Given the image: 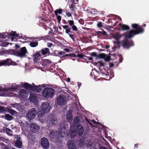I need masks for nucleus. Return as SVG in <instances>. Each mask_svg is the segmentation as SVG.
Listing matches in <instances>:
<instances>
[{
  "label": "nucleus",
  "instance_id": "f8f14e48",
  "mask_svg": "<svg viewBox=\"0 0 149 149\" xmlns=\"http://www.w3.org/2000/svg\"><path fill=\"white\" fill-rule=\"evenodd\" d=\"M19 96L20 98H25L29 95L28 92L24 89H21L19 92Z\"/></svg>",
  "mask_w": 149,
  "mask_h": 149
},
{
  "label": "nucleus",
  "instance_id": "6e6552de",
  "mask_svg": "<svg viewBox=\"0 0 149 149\" xmlns=\"http://www.w3.org/2000/svg\"><path fill=\"white\" fill-rule=\"evenodd\" d=\"M18 85L21 86L20 87H18V88H22L23 87L26 89L32 90L34 91L38 92L40 91L41 90V86L43 87H45V86L43 85L32 86L28 83L23 82H21L20 84Z\"/></svg>",
  "mask_w": 149,
  "mask_h": 149
},
{
  "label": "nucleus",
  "instance_id": "f3484780",
  "mask_svg": "<svg viewBox=\"0 0 149 149\" xmlns=\"http://www.w3.org/2000/svg\"><path fill=\"white\" fill-rule=\"evenodd\" d=\"M3 61H5V65H17L16 63L14 61H13L11 59H8L6 60H3Z\"/></svg>",
  "mask_w": 149,
  "mask_h": 149
},
{
  "label": "nucleus",
  "instance_id": "c03bdc74",
  "mask_svg": "<svg viewBox=\"0 0 149 149\" xmlns=\"http://www.w3.org/2000/svg\"><path fill=\"white\" fill-rule=\"evenodd\" d=\"M72 28L73 30L74 31H76L77 30V27L75 25H73Z\"/></svg>",
  "mask_w": 149,
  "mask_h": 149
},
{
  "label": "nucleus",
  "instance_id": "f257e3e1",
  "mask_svg": "<svg viewBox=\"0 0 149 149\" xmlns=\"http://www.w3.org/2000/svg\"><path fill=\"white\" fill-rule=\"evenodd\" d=\"M21 86L12 84L10 86L7 88H0V96L3 97H12L15 96L16 94L14 93L18 88V87Z\"/></svg>",
  "mask_w": 149,
  "mask_h": 149
},
{
  "label": "nucleus",
  "instance_id": "2f4dec72",
  "mask_svg": "<svg viewBox=\"0 0 149 149\" xmlns=\"http://www.w3.org/2000/svg\"><path fill=\"white\" fill-rule=\"evenodd\" d=\"M0 146L2 149H10V148L9 147L6 146L3 143H0ZM1 147V146H0Z\"/></svg>",
  "mask_w": 149,
  "mask_h": 149
},
{
  "label": "nucleus",
  "instance_id": "052dcab7",
  "mask_svg": "<svg viewBox=\"0 0 149 149\" xmlns=\"http://www.w3.org/2000/svg\"><path fill=\"white\" fill-rule=\"evenodd\" d=\"M39 19L40 20H42L43 19V18L41 17H39Z\"/></svg>",
  "mask_w": 149,
  "mask_h": 149
},
{
  "label": "nucleus",
  "instance_id": "1a4fd4ad",
  "mask_svg": "<svg viewBox=\"0 0 149 149\" xmlns=\"http://www.w3.org/2000/svg\"><path fill=\"white\" fill-rule=\"evenodd\" d=\"M37 114L36 111L34 108H33L27 111L26 116L29 119L32 120L35 117Z\"/></svg>",
  "mask_w": 149,
  "mask_h": 149
},
{
  "label": "nucleus",
  "instance_id": "c85d7f7f",
  "mask_svg": "<svg viewBox=\"0 0 149 149\" xmlns=\"http://www.w3.org/2000/svg\"><path fill=\"white\" fill-rule=\"evenodd\" d=\"M38 42H31L30 43V46L32 47H36L38 45Z\"/></svg>",
  "mask_w": 149,
  "mask_h": 149
},
{
  "label": "nucleus",
  "instance_id": "aec40b11",
  "mask_svg": "<svg viewBox=\"0 0 149 149\" xmlns=\"http://www.w3.org/2000/svg\"><path fill=\"white\" fill-rule=\"evenodd\" d=\"M67 145L69 149H76L75 144L72 141H69Z\"/></svg>",
  "mask_w": 149,
  "mask_h": 149
},
{
  "label": "nucleus",
  "instance_id": "a878e982",
  "mask_svg": "<svg viewBox=\"0 0 149 149\" xmlns=\"http://www.w3.org/2000/svg\"><path fill=\"white\" fill-rule=\"evenodd\" d=\"M41 52L42 54L43 55L49 54V49L48 48H45L44 49L42 50Z\"/></svg>",
  "mask_w": 149,
  "mask_h": 149
},
{
  "label": "nucleus",
  "instance_id": "9b49d317",
  "mask_svg": "<svg viewBox=\"0 0 149 149\" xmlns=\"http://www.w3.org/2000/svg\"><path fill=\"white\" fill-rule=\"evenodd\" d=\"M41 144L42 147L45 149H47L49 146V143L48 140L46 138H43L41 140Z\"/></svg>",
  "mask_w": 149,
  "mask_h": 149
},
{
  "label": "nucleus",
  "instance_id": "58836bf2",
  "mask_svg": "<svg viewBox=\"0 0 149 149\" xmlns=\"http://www.w3.org/2000/svg\"><path fill=\"white\" fill-rule=\"evenodd\" d=\"M5 61H3V60L0 61V66L3 65H5Z\"/></svg>",
  "mask_w": 149,
  "mask_h": 149
},
{
  "label": "nucleus",
  "instance_id": "2eb2a0df",
  "mask_svg": "<svg viewBox=\"0 0 149 149\" xmlns=\"http://www.w3.org/2000/svg\"><path fill=\"white\" fill-rule=\"evenodd\" d=\"M26 52L27 50L26 47H24L21 49L19 52H17V55L21 57H23L25 56Z\"/></svg>",
  "mask_w": 149,
  "mask_h": 149
},
{
  "label": "nucleus",
  "instance_id": "20e7f679",
  "mask_svg": "<svg viewBox=\"0 0 149 149\" xmlns=\"http://www.w3.org/2000/svg\"><path fill=\"white\" fill-rule=\"evenodd\" d=\"M132 26L135 30H132L126 33H124L123 35L126 37L130 38L135 35L139 34L143 32V29L141 26L138 25L137 24H132Z\"/></svg>",
  "mask_w": 149,
  "mask_h": 149
},
{
  "label": "nucleus",
  "instance_id": "f704fd0d",
  "mask_svg": "<svg viewBox=\"0 0 149 149\" xmlns=\"http://www.w3.org/2000/svg\"><path fill=\"white\" fill-rule=\"evenodd\" d=\"M96 33L98 34H99V33H101V34H102L104 36H107V33H106V32L103 30H102V31H97L96 32Z\"/></svg>",
  "mask_w": 149,
  "mask_h": 149
},
{
  "label": "nucleus",
  "instance_id": "4be33fe9",
  "mask_svg": "<svg viewBox=\"0 0 149 149\" xmlns=\"http://www.w3.org/2000/svg\"><path fill=\"white\" fill-rule=\"evenodd\" d=\"M30 99L31 101L32 102L34 103L37 102V100L36 95L33 94H30Z\"/></svg>",
  "mask_w": 149,
  "mask_h": 149
},
{
  "label": "nucleus",
  "instance_id": "423d86ee",
  "mask_svg": "<svg viewBox=\"0 0 149 149\" xmlns=\"http://www.w3.org/2000/svg\"><path fill=\"white\" fill-rule=\"evenodd\" d=\"M41 108L42 111H39L38 114L40 121L43 122L44 121L42 120L43 118H41L43 116L44 113H47L49 112L50 109V106L48 102H45L42 104Z\"/></svg>",
  "mask_w": 149,
  "mask_h": 149
},
{
  "label": "nucleus",
  "instance_id": "338daca9",
  "mask_svg": "<svg viewBox=\"0 0 149 149\" xmlns=\"http://www.w3.org/2000/svg\"><path fill=\"white\" fill-rule=\"evenodd\" d=\"M15 47L17 48H19V46L17 45H15Z\"/></svg>",
  "mask_w": 149,
  "mask_h": 149
},
{
  "label": "nucleus",
  "instance_id": "4c0bfd02",
  "mask_svg": "<svg viewBox=\"0 0 149 149\" xmlns=\"http://www.w3.org/2000/svg\"><path fill=\"white\" fill-rule=\"evenodd\" d=\"M97 63H98L101 66L104 67L105 66V64L103 63L101 61H98L97 62Z\"/></svg>",
  "mask_w": 149,
  "mask_h": 149
},
{
  "label": "nucleus",
  "instance_id": "37998d69",
  "mask_svg": "<svg viewBox=\"0 0 149 149\" xmlns=\"http://www.w3.org/2000/svg\"><path fill=\"white\" fill-rule=\"evenodd\" d=\"M9 112L11 114H14L16 112L14 110L12 109L10 110Z\"/></svg>",
  "mask_w": 149,
  "mask_h": 149
},
{
  "label": "nucleus",
  "instance_id": "864d4df0",
  "mask_svg": "<svg viewBox=\"0 0 149 149\" xmlns=\"http://www.w3.org/2000/svg\"><path fill=\"white\" fill-rule=\"evenodd\" d=\"M77 56L80 58H82L83 57V55L81 54H78Z\"/></svg>",
  "mask_w": 149,
  "mask_h": 149
},
{
  "label": "nucleus",
  "instance_id": "9d476101",
  "mask_svg": "<svg viewBox=\"0 0 149 149\" xmlns=\"http://www.w3.org/2000/svg\"><path fill=\"white\" fill-rule=\"evenodd\" d=\"M66 101V98L64 95H61L57 97V102L60 105H63L65 102Z\"/></svg>",
  "mask_w": 149,
  "mask_h": 149
},
{
  "label": "nucleus",
  "instance_id": "7c9ffc66",
  "mask_svg": "<svg viewBox=\"0 0 149 149\" xmlns=\"http://www.w3.org/2000/svg\"><path fill=\"white\" fill-rule=\"evenodd\" d=\"M12 106L13 107L16 108L18 110H20V105L19 104H12Z\"/></svg>",
  "mask_w": 149,
  "mask_h": 149
},
{
  "label": "nucleus",
  "instance_id": "bf43d9fd",
  "mask_svg": "<svg viewBox=\"0 0 149 149\" xmlns=\"http://www.w3.org/2000/svg\"><path fill=\"white\" fill-rule=\"evenodd\" d=\"M3 139L2 137H0V141H3Z\"/></svg>",
  "mask_w": 149,
  "mask_h": 149
},
{
  "label": "nucleus",
  "instance_id": "ddd939ff",
  "mask_svg": "<svg viewBox=\"0 0 149 149\" xmlns=\"http://www.w3.org/2000/svg\"><path fill=\"white\" fill-rule=\"evenodd\" d=\"M30 129L34 132H38L40 129V127L36 123H32L30 125Z\"/></svg>",
  "mask_w": 149,
  "mask_h": 149
},
{
  "label": "nucleus",
  "instance_id": "a211bd4d",
  "mask_svg": "<svg viewBox=\"0 0 149 149\" xmlns=\"http://www.w3.org/2000/svg\"><path fill=\"white\" fill-rule=\"evenodd\" d=\"M91 55L92 56L95 57L96 59L104 58L105 56V54H100L97 55L95 52L92 53L91 54Z\"/></svg>",
  "mask_w": 149,
  "mask_h": 149
},
{
  "label": "nucleus",
  "instance_id": "473e14b6",
  "mask_svg": "<svg viewBox=\"0 0 149 149\" xmlns=\"http://www.w3.org/2000/svg\"><path fill=\"white\" fill-rule=\"evenodd\" d=\"M55 13L56 15H58V14H61L62 12V9H57L55 11Z\"/></svg>",
  "mask_w": 149,
  "mask_h": 149
},
{
  "label": "nucleus",
  "instance_id": "dca6fc26",
  "mask_svg": "<svg viewBox=\"0 0 149 149\" xmlns=\"http://www.w3.org/2000/svg\"><path fill=\"white\" fill-rule=\"evenodd\" d=\"M86 143L88 148L90 149H97V146H98V144L95 145H94V143H93L91 141H88L86 142Z\"/></svg>",
  "mask_w": 149,
  "mask_h": 149
},
{
  "label": "nucleus",
  "instance_id": "603ef678",
  "mask_svg": "<svg viewBox=\"0 0 149 149\" xmlns=\"http://www.w3.org/2000/svg\"><path fill=\"white\" fill-rule=\"evenodd\" d=\"M52 45V43H48L47 44V46L48 47H50Z\"/></svg>",
  "mask_w": 149,
  "mask_h": 149
},
{
  "label": "nucleus",
  "instance_id": "f03ea898",
  "mask_svg": "<svg viewBox=\"0 0 149 149\" xmlns=\"http://www.w3.org/2000/svg\"><path fill=\"white\" fill-rule=\"evenodd\" d=\"M111 36L112 38L115 40L113 41L114 44H116L118 45H121L123 48H128L130 47L133 45V42L131 40L128 41L125 39V40L122 41H119L120 38L123 36V35L120 34L118 33H115L111 34Z\"/></svg>",
  "mask_w": 149,
  "mask_h": 149
},
{
  "label": "nucleus",
  "instance_id": "7ed1b4c3",
  "mask_svg": "<svg viewBox=\"0 0 149 149\" xmlns=\"http://www.w3.org/2000/svg\"><path fill=\"white\" fill-rule=\"evenodd\" d=\"M79 123V118L77 117H76L74 119V124L71 126V130L70 132V135L71 137H74L76 133L75 131V127L77 128V131L79 135H81L83 133L84 129L83 127L80 124H78Z\"/></svg>",
  "mask_w": 149,
  "mask_h": 149
},
{
  "label": "nucleus",
  "instance_id": "b1692460",
  "mask_svg": "<svg viewBox=\"0 0 149 149\" xmlns=\"http://www.w3.org/2000/svg\"><path fill=\"white\" fill-rule=\"evenodd\" d=\"M84 141V138H82L80 140L78 144V146L79 148H82L84 146V145L85 144Z\"/></svg>",
  "mask_w": 149,
  "mask_h": 149
},
{
  "label": "nucleus",
  "instance_id": "e433bc0d",
  "mask_svg": "<svg viewBox=\"0 0 149 149\" xmlns=\"http://www.w3.org/2000/svg\"><path fill=\"white\" fill-rule=\"evenodd\" d=\"M6 112L5 110L4 107L0 106V113H5Z\"/></svg>",
  "mask_w": 149,
  "mask_h": 149
},
{
  "label": "nucleus",
  "instance_id": "72a5a7b5",
  "mask_svg": "<svg viewBox=\"0 0 149 149\" xmlns=\"http://www.w3.org/2000/svg\"><path fill=\"white\" fill-rule=\"evenodd\" d=\"M57 120L56 118V117H54L52 118L51 120H50V122L51 123L55 124Z\"/></svg>",
  "mask_w": 149,
  "mask_h": 149
},
{
  "label": "nucleus",
  "instance_id": "de8ad7c7",
  "mask_svg": "<svg viewBox=\"0 0 149 149\" xmlns=\"http://www.w3.org/2000/svg\"><path fill=\"white\" fill-rule=\"evenodd\" d=\"M70 32V28H69L68 29L65 30V32L67 33H69Z\"/></svg>",
  "mask_w": 149,
  "mask_h": 149
},
{
  "label": "nucleus",
  "instance_id": "bb28decb",
  "mask_svg": "<svg viewBox=\"0 0 149 149\" xmlns=\"http://www.w3.org/2000/svg\"><path fill=\"white\" fill-rule=\"evenodd\" d=\"M5 119L8 120H10L13 119V117L11 116L9 114H8L5 115Z\"/></svg>",
  "mask_w": 149,
  "mask_h": 149
},
{
  "label": "nucleus",
  "instance_id": "6e6d98bb",
  "mask_svg": "<svg viewBox=\"0 0 149 149\" xmlns=\"http://www.w3.org/2000/svg\"><path fill=\"white\" fill-rule=\"evenodd\" d=\"M45 61L47 62H48V63H51V61L48 60H45Z\"/></svg>",
  "mask_w": 149,
  "mask_h": 149
},
{
  "label": "nucleus",
  "instance_id": "49530a36",
  "mask_svg": "<svg viewBox=\"0 0 149 149\" xmlns=\"http://www.w3.org/2000/svg\"><path fill=\"white\" fill-rule=\"evenodd\" d=\"M62 27L63 28L65 29V30L69 28V26L67 25H63L62 26Z\"/></svg>",
  "mask_w": 149,
  "mask_h": 149
},
{
  "label": "nucleus",
  "instance_id": "393cba45",
  "mask_svg": "<svg viewBox=\"0 0 149 149\" xmlns=\"http://www.w3.org/2000/svg\"><path fill=\"white\" fill-rule=\"evenodd\" d=\"M118 25L120 28L122 30H124L129 29V27L125 25H122L121 24H119Z\"/></svg>",
  "mask_w": 149,
  "mask_h": 149
},
{
  "label": "nucleus",
  "instance_id": "6ab92c4d",
  "mask_svg": "<svg viewBox=\"0 0 149 149\" xmlns=\"http://www.w3.org/2000/svg\"><path fill=\"white\" fill-rule=\"evenodd\" d=\"M10 36H12L11 38V40L12 41H16L17 39L15 38V37H18V35L15 32H10Z\"/></svg>",
  "mask_w": 149,
  "mask_h": 149
},
{
  "label": "nucleus",
  "instance_id": "4468645a",
  "mask_svg": "<svg viewBox=\"0 0 149 149\" xmlns=\"http://www.w3.org/2000/svg\"><path fill=\"white\" fill-rule=\"evenodd\" d=\"M15 139H16L15 141V146L18 148H21L22 145V142L20 140V138L17 135Z\"/></svg>",
  "mask_w": 149,
  "mask_h": 149
},
{
  "label": "nucleus",
  "instance_id": "0e129e2a",
  "mask_svg": "<svg viewBox=\"0 0 149 149\" xmlns=\"http://www.w3.org/2000/svg\"><path fill=\"white\" fill-rule=\"evenodd\" d=\"M70 78H68V79H67V81L68 82H70Z\"/></svg>",
  "mask_w": 149,
  "mask_h": 149
},
{
  "label": "nucleus",
  "instance_id": "a18cd8bd",
  "mask_svg": "<svg viewBox=\"0 0 149 149\" xmlns=\"http://www.w3.org/2000/svg\"><path fill=\"white\" fill-rule=\"evenodd\" d=\"M97 26L99 28L101 27L102 26V23L101 22H100L97 24Z\"/></svg>",
  "mask_w": 149,
  "mask_h": 149
},
{
  "label": "nucleus",
  "instance_id": "13d9d810",
  "mask_svg": "<svg viewBox=\"0 0 149 149\" xmlns=\"http://www.w3.org/2000/svg\"><path fill=\"white\" fill-rule=\"evenodd\" d=\"M113 65V64L112 63H110V67H112Z\"/></svg>",
  "mask_w": 149,
  "mask_h": 149
},
{
  "label": "nucleus",
  "instance_id": "79ce46f5",
  "mask_svg": "<svg viewBox=\"0 0 149 149\" xmlns=\"http://www.w3.org/2000/svg\"><path fill=\"white\" fill-rule=\"evenodd\" d=\"M57 17V19L58 20V22H60V21L61 20V17L60 15H56Z\"/></svg>",
  "mask_w": 149,
  "mask_h": 149
},
{
  "label": "nucleus",
  "instance_id": "69168bd1",
  "mask_svg": "<svg viewBox=\"0 0 149 149\" xmlns=\"http://www.w3.org/2000/svg\"><path fill=\"white\" fill-rule=\"evenodd\" d=\"M71 8H73V4H72L71 5Z\"/></svg>",
  "mask_w": 149,
  "mask_h": 149
},
{
  "label": "nucleus",
  "instance_id": "5fc2aeb1",
  "mask_svg": "<svg viewBox=\"0 0 149 149\" xmlns=\"http://www.w3.org/2000/svg\"><path fill=\"white\" fill-rule=\"evenodd\" d=\"M105 47L106 49H108L109 47V45H106Z\"/></svg>",
  "mask_w": 149,
  "mask_h": 149
},
{
  "label": "nucleus",
  "instance_id": "0eeeda50",
  "mask_svg": "<svg viewBox=\"0 0 149 149\" xmlns=\"http://www.w3.org/2000/svg\"><path fill=\"white\" fill-rule=\"evenodd\" d=\"M45 87H41V90L42 88H44L42 93V94L43 97L47 98H52L55 94V90L53 88L47 87L46 85L43 84Z\"/></svg>",
  "mask_w": 149,
  "mask_h": 149
},
{
  "label": "nucleus",
  "instance_id": "c9c22d12",
  "mask_svg": "<svg viewBox=\"0 0 149 149\" xmlns=\"http://www.w3.org/2000/svg\"><path fill=\"white\" fill-rule=\"evenodd\" d=\"M8 44V42L7 41L3 42L1 43V46L3 47H6Z\"/></svg>",
  "mask_w": 149,
  "mask_h": 149
},
{
  "label": "nucleus",
  "instance_id": "09e8293b",
  "mask_svg": "<svg viewBox=\"0 0 149 149\" xmlns=\"http://www.w3.org/2000/svg\"><path fill=\"white\" fill-rule=\"evenodd\" d=\"M18 122L21 126H23V124L22 121H21V120H20V121L18 120Z\"/></svg>",
  "mask_w": 149,
  "mask_h": 149
},
{
  "label": "nucleus",
  "instance_id": "4d7b16f0",
  "mask_svg": "<svg viewBox=\"0 0 149 149\" xmlns=\"http://www.w3.org/2000/svg\"><path fill=\"white\" fill-rule=\"evenodd\" d=\"M65 51H66V52H69V49H65Z\"/></svg>",
  "mask_w": 149,
  "mask_h": 149
},
{
  "label": "nucleus",
  "instance_id": "39448f33",
  "mask_svg": "<svg viewBox=\"0 0 149 149\" xmlns=\"http://www.w3.org/2000/svg\"><path fill=\"white\" fill-rule=\"evenodd\" d=\"M67 130L65 128L61 129L59 132L50 131L49 132V136L51 138L53 139L56 137L59 139V137H66L68 138L69 136L68 133H67Z\"/></svg>",
  "mask_w": 149,
  "mask_h": 149
},
{
  "label": "nucleus",
  "instance_id": "a19ab883",
  "mask_svg": "<svg viewBox=\"0 0 149 149\" xmlns=\"http://www.w3.org/2000/svg\"><path fill=\"white\" fill-rule=\"evenodd\" d=\"M55 53H56V54H59L60 55H62L63 54H64V53L63 52H60L59 53H58V51H55Z\"/></svg>",
  "mask_w": 149,
  "mask_h": 149
},
{
  "label": "nucleus",
  "instance_id": "412c9836",
  "mask_svg": "<svg viewBox=\"0 0 149 149\" xmlns=\"http://www.w3.org/2000/svg\"><path fill=\"white\" fill-rule=\"evenodd\" d=\"M40 55L38 52L35 53L33 56V61L34 62H37L40 59Z\"/></svg>",
  "mask_w": 149,
  "mask_h": 149
},
{
  "label": "nucleus",
  "instance_id": "8fccbe9b",
  "mask_svg": "<svg viewBox=\"0 0 149 149\" xmlns=\"http://www.w3.org/2000/svg\"><path fill=\"white\" fill-rule=\"evenodd\" d=\"M70 56H72L73 57H77V55L74 54H71L69 55Z\"/></svg>",
  "mask_w": 149,
  "mask_h": 149
},
{
  "label": "nucleus",
  "instance_id": "680f3d73",
  "mask_svg": "<svg viewBox=\"0 0 149 149\" xmlns=\"http://www.w3.org/2000/svg\"><path fill=\"white\" fill-rule=\"evenodd\" d=\"M93 59V58L91 57H90L89 58V59L90 60H92Z\"/></svg>",
  "mask_w": 149,
  "mask_h": 149
},
{
  "label": "nucleus",
  "instance_id": "c756f323",
  "mask_svg": "<svg viewBox=\"0 0 149 149\" xmlns=\"http://www.w3.org/2000/svg\"><path fill=\"white\" fill-rule=\"evenodd\" d=\"M8 35V33L7 32L3 33H0V38H5Z\"/></svg>",
  "mask_w": 149,
  "mask_h": 149
},
{
  "label": "nucleus",
  "instance_id": "3c124183",
  "mask_svg": "<svg viewBox=\"0 0 149 149\" xmlns=\"http://www.w3.org/2000/svg\"><path fill=\"white\" fill-rule=\"evenodd\" d=\"M66 14L67 15L68 17H70L71 16V14L69 12H68L66 13Z\"/></svg>",
  "mask_w": 149,
  "mask_h": 149
},
{
  "label": "nucleus",
  "instance_id": "774afa93",
  "mask_svg": "<svg viewBox=\"0 0 149 149\" xmlns=\"http://www.w3.org/2000/svg\"><path fill=\"white\" fill-rule=\"evenodd\" d=\"M137 144H135L134 145V146L135 147H137Z\"/></svg>",
  "mask_w": 149,
  "mask_h": 149
},
{
  "label": "nucleus",
  "instance_id": "5701e85b",
  "mask_svg": "<svg viewBox=\"0 0 149 149\" xmlns=\"http://www.w3.org/2000/svg\"><path fill=\"white\" fill-rule=\"evenodd\" d=\"M67 120L69 122L72 119V112L71 111H69L67 114Z\"/></svg>",
  "mask_w": 149,
  "mask_h": 149
},
{
  "label": "nucleus",
  "instance_id": "cd10ccee",
  "mask_svg": "<svg viewBox=\"0 0 149 149\" xmlns=\"http://www.w3.org/2000/svg\"><path fill=\"white\" fill-rule=\"evenodd\" d=\"M4 130H6V132L7 134L9 136H11L12 135V131L8 128H4Z\"/></svg>",
  "mask_w": 149,
  "mask_h": 149
},
{
  "label": "nucleus",
  "instance_id": "e2e57ef3",
  "mask_svg": "<svg viewBox=\"0 0 149 149\" xmlns=\"http://www.w3.org/2000/svg\"><path fill=\"white\" fill-rule=\"evenodd\" d=\"M78 86L79 87H80L81 85V84L80 83H78Z\"/></svg>",
  "mask_w": 149,
  "mask_h": 149
},
{
  "label": "nucleus",
  "instance_id": "ea45409f",
  "mask_svg": "<svg viewBox=\"0 0 149 149\" xmlns=\"http://www.w3.org/2000/svg\"><path fill=\"white\" fill-rule=\"evenodd\" d=\"M69 23L70 26H72L74 24V22L72 20H69L68 21Z\"/></svg>",
  "mask_w": 149,
  "mask_h": 149
}]
</instances>
